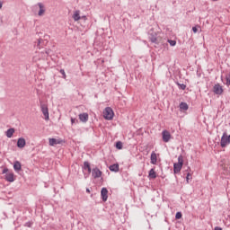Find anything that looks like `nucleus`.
<instances>
[{"mask_svg": "<svg viewBox=\"0 0 230 230\" xmlns=\"http://www.w3.org/2000/svg\"><path fill=\"white\" fill-rule=\"evenodd\" d=\"M116 148L118 150H121L123 148V143L121 141H119L116 143Z\"/></svg>", "mask_w": 230, "mask_h": 230, "instance_id": "5701e85b", "label": "nucleus"}, {"mask_svg": "<svg viewBox=\"0 0 230 230\" xmlns=\"http://www.w3.org/2000/svg\"><path fill=\"white\" fill-rule=\"evenodd\" d=\"M86 191H89V189H87Z\"/></svg>", "mask_w": 230, "mask_h": 230, "instance_id": "c9c22d12", "label": "nucleus"}, {"mask_svg": "<svg viewBox=\"0 0 230 230\" xmlns=\"http://www.w3.org/2000/svg\"><path fill=\"white\" fill-rule=\"evenodd\" d=\"M25 227H31V222L25 223Z\"/></svg>", "mask_w": 230, "mask_h": 230, "instance_id": "7c9ffc66", "label": "nucleus"}, {"mask_svg": "<svg viewBox=\"0 0 230 230\" xmlns=\"http://www.w3.org/2000/svg\"><path fill=\"white\" fill-rule=\"evenodd\" d=\"M73 19H74V21H80V19H82V16H80V11L79 10H77V11H75V13H74V14H73Z\"/></svg>", "mask_w": 230, "mask_h": 230, "instance_id": "aec40b11", "label": "nucleus"}, {"mask_svg": "<svg viewBox=\"0 0 230 230\" xmlns=\"http://www.w3.org/2000/svg\"><path fill=\"white\" fill-rule=\"evenodd\" d=\"M212 1H217V0H212Z\"/></svg>", "mask_w": 230, "mask_h": 230, "instance_id": "4c0bfd02", "label": "nucleus"}, {"mask_svg": "<svg viewBox=\"0 0 230 230\" xmlns=\"http://www.w3.org/2000/svg\"><path fill=\"white\" fill-rule=\"evenodd\" d=\"M59 73H61V74H62V76H63V78H64V79H66V71H65L64 69H61V70L59 71Z\"/></svg>", "mask_w": 230, "mask_h": 230, "instance_id": "c85d7f7f", "label": "nucleus"}, {"mask_svg": "<svg viewBox=\"0 0 230 230\" xmlns=\"http://www.w3.org/2000/svg\"><path fill=\"white\" fill-rule=\"evenodd\" d=\"M188 109H189L188 103H186V102H181L180 103V110L181 111H188Z\"/></svg>", "mask_w": 230, "mask_h": 230, "instance_id": "4be33fe9", "label": "nucleus"}, {"mask_svg": "<svg viewBox=\"0 0 230 230\" xmlns=\"http://www.w3.org/2000/svg\"><path fill=\"white\" fill-rule=\"evenodd\" d=\"M40 109H41V112L44 116V119L46 121H49V110L48 109V105L46 104H41L40 105Z\"/></svg>", "mask_w": 230, "mask_h": 230, "instance_id": "39448f33", "label": "nucleus"}, {"mask_svg": "<svg viewBox=\"0 0 230 230\" xmlns=\"http://www.w3.org/2000/svg\"><path fill=\"white\" fill-rule=\"evenodd\" d=\"M149 40L153 44H157V32L154 29H150L148 31Z\"/></svg>", "mask_w": 230, "mask_h": 230, "instance_id": "423d86ee", "label": "nucleus"}, {"mask_svg": "<svg viewBox=\"0 0 230 230\" xmlns=\"http://www.w3.org/2000/svg\"><path fill=\"white\" fill-rule=\"evenodd\" d=\"M170 46H175V44H177V41L173 40H168Z\"/></svg>", "mask_w": 230, "mask_h": 230, "instance_id": "a878e982", "label": "nucleus"}, {"mask_svg": "<svg viewBox=\"0 0 230 230\" xmlns=\"http://www.w3.org/2000/svg\"><path fill=\"white\" fill-rule=\"evenodd\" d=\"M183 164H184V157L182 156V155H180L178 157V163H175L173 164V172L179 173L181 170H182Z\"/></svg>", "mask_w": 230, "mask_h": 230, "instance_id": "f257e3e1", "label": "nucleus"}, {"mask_svg": "<svg viewBox=\"0 0 230 230\" xmlns=\"http://www.w3.org/2000/svg\"><path fill=\"white\" fill-rule=\"evenodd\" d=\"M220 145L222 148H226V145H230V135L227 136V133H223Z\"/></svg>", "mask_w": 230, "mask_h": 230, "instance_id": "20e7f679", "label": "nucleus"}, {"mask_svg": "<svg viewBox=\"0 0 230 230\" xmlns=\"http://www.w3.org/2000/svg\"><path fill=\"white\" fill-rule=\"evenodd\" d=\"M108 194H109V190H107V188H102L101 190V195L103 202H107V199H109Z\"/></svg>", "mask_w": 230, "mask_h": 230, "instance_id": "1a4fd4ad", "label": "nucleus"}, {"mask_svg": "<svg viewBox=\"0 0 230 230\" xmlns=\"http://www.w3.org/2000/svg\"><path fill=\"white\" fill-rule=\"evenodd\" d=\"M3 173H5L4 179L7 181V182H13V181H15L13 172H8V169H4Z\"/></svg>", "mask_w": 230, "mask_h": 230, "instance_id": "7ed1b4c3", "label": "nucleus"}, {"mask_svg": "<svg viewBox=\"0 0 230 230\" xmlns=\"http://www.w3.org/2000/svg\"><path fill=\"white\" fill-rule=\"evenodd\" d=\"M71 123L75 125V123H78V119L71 118Z\"/></svg>", "mask_w": 230, "mask_h": 230, "instance_id": "c756f323", "label": "nucleus"}, {"mask_svg": "<svg viewBox=\"0 0 230 230\" xmlns=\"http://www.w3.org/2000/svg\"><path fill=\"white\" fill-rule=\"evenodd\" d=\"M226 85H227V87H229L230 86V75L229 74H227L226 75Z\"/></svg>", "mask_w": 230, "mask_h": 230, "instance_id": "b1692460", "label": "nucleus"}, {"mask_svg": "<svg viewBox=\"0 0 230 230\" xmlns=\"http://www.w3.org/2000/svg\"><path fill=\"white\" fill-rule=\"evenodd\" d=\"M192 31H193V33H197V31H199V30L197 29V27H192Z\"/></svg>", "mask_w": 230, "mask_h": 230, "instance_id": "2f4dec72", "label": "nucleus"}, {"mask_svg": "<svg viewBox=\"0 0 230 230\" xmlns=\"http://www.w3.org/2000/svg\"><path fill=\"white\" fill-rule=\"evenodd\" d=\"M49 143L50 146H55V145H60L62 140L57 138H49Z\"/></svg>", "mask_w": 230, "mask_h": 230, "instance_id": "2eb2a0df", "label": "nucleus"}, {"mask_svg": "<svg viewBox=\"0 0 230 230\" xmlns=\"http://www.w3.org/2000/svg\"><path fill=\"white\" fill-rule=\"evenodd\" d=\"M176 220H181L182 218V213L181 212H177L175 215Z\"/></svg>", "mask_w": 230, "mask_h": 230, "instance_id": "393cba45", "label": "nucleus"}, {"mask_svg": "<svg viewBox=\"0 0 230 230\" xmlns=\"http://www.w3.org/2000/svg\"><path fill=\"white\" fill-rule=\"evenodd\" d=\"M191 179H192L191 173L188 172V173H187V177H186L187 182H190V180H191Z\"/></svg>", "mask_w": 230, "mask_h": 230, "instance_id": "cd10ccee", "label": "nucleus"}, {"mask_svg": "<svg viewBox=\"0 0 230 230\" xmlns=\"http://www.w3.org/2000/svg\"><path fill=\"white\" fill-rule=\"evenodd\" d=\"M103 117L105 119L111 120L112 118H114V111H112V108L107 107L105 108L103 111Z\"/></svg>", "mask_w": 230, "mask_h": 230, "instance_id": "f03ea898", "label": "nucleus"}, {"mask_svg": "<svg viewBox=\"0 0 230 230\" xmlns=\"http://www.w3.org/2000/svg\"><path fill=\"white\" fill-rule=\"evenodd\" d=\"M91 173L93 179H100L102 172L98 169V167H95L92 170Z\"/></svg>", "mask_w": 230, "mask_h": 230, "instance_id": "6e6552de", "label": "nucleus"}, {"mask_svg": "<svg viewBox=\"0 0 230 230\" xmlns=\"http://www.w3.org/2000/svg\"><path fill=\"white\" fill-rule=\"evenodd\" d=\"M151 164H157V154H155L154 151L151 153Z\"/></svg>", "mask_w": 230, "mask_h": 230, "instance_id": "dca6fc26", "label": "nucleus"}, {"mask_svg": "<svg viewBox=\"0 0 230 230\" xmlns=\"http://www.w3.org/2000/svg\"><path fill=\"white\" fill-rule=\"evenodd\" d=\"M13 134H15V129L13 128H9L6 132H5V136L6 137H12L13 136Z\"/></svg>", "mask_w": 230, "mask_h": 230, "instance_id": "a211bd4d", "label": "nucleus"}, {"mask_svg": "<svg viewBox=\"0 0 230 230\" xmlns=\"http://www.w3.org/2000/svg\"><path fill=\"white\" fill-rule=\"evenodd\" d=\"M81 19H84V21H87V16H85V15L81 16Z\"/></svg>", "mask_w": 230, "mask_h": 230, "instance_id": "473e14b6", "label": "nucleus"}, {"mask_svg": "<svg viewBox=\"0 0 230 230\" xmlns=\"http://www.w3.org/2000/svg\"><path fill=\"white\" fill-rule=\"evenodd\" d=\"M109 169L111 172H119V164H114L112 165H110Z\"/></svg>", "mask_w": 230, "mask_h": 230, "instance_id": "f3484780", "label": "nucleus"}, {"mask_svg": "<svg viewBox=\"0 0 230 230\" xmlns=\"http://www.w3.org/2000/svg\"><path fill=\"white\" fill-rule=\"evenodd\" d=\"M46 54H47V55H49V51H47Z\"/></svg>", "mask_w": 230, "mask_h": 230, "instance_id": "72a5a7b5", "label": "nucleus"}, {"mask_svg": "<svg viewBox=\"0 0 230 230\" xmlns=\"http://www.w3.org/2000/svg\"><path fill=\"white\" fill-rule=\"evenodd\" d=\"M17 146L18 148H24L26 146V139L24 137L18 138Z\"/></svg>", "mask_w": 230, "mask_h": 230, "instance_id": "ddd939ff", "label": "nucleus"}, {"mask_svg": "<svg viewBox=\"0 0 230 230\" xmlns=\"http://www.w3.org/2000/svg\"><path fill=\"white\" fill-rule=\"evenodd\" d=\"M84 170H87L88 173H91L93 170L91 169V164L87 161L84 163Z\"/></svg>", "mask_w": 230, "mask_h": 230, "instance_id": "6ab92c4d", "label": "nucleus"}, {"mask_svg": "<svg viewBox=\"0 0 230 230\" xmlns=\"http://www.w3.org/2000/svg\"><path fill=\"white\" fill-rule=\"evenodd\" d=\"M38 6L40 8V11L38 13V15L40 17H42V15H44V13H46V8L44 7V4L42 3H38Z\"/></svg>", "mask_w": 230, "mask_h": 230, "instance_id": "f8f14e48", "label": "nucleus"}, {"mask_svg": "<svg viewBox=\"0 0 230 230\" xmlns=\"http://www.w3.org/2000/svg\"><path fill=\"white\" fill-rule=\"evenodd\" d=\"M148 177H149V179H156L157 178V173L155 172V170L151 169L149 171Z\"/></svg>", "mask_w": 230, "mask_h": 230, "instance_id": "412c9836", "label": "nucleus"}, {"mask_svg": "<svg viewBox=\"0 0 230 230\" xmlns=\"http://www.w3.org/2000/svg\"><path fill=\"white\" fill-rule=\"evenodd\" d=\"M0 8H1V2H0Z\"/></svg>", "mask_w": 230, "mask_h": 230, "instance_id": "e433bc0d", "label": "nucleus"}, {"mask_svg": "<svg viewBox=\"0 0 230 230\" xmlns=\"http://www.w3.org/2000/svg\"><path fill=\"white\" fill-rule=\"evenodd\" d=\"M13 170L16 172V173H19L21 170H22V165L21 164V162L15 161L13 164Z\"/></svg>", "mask_w": 230, "mask_h": 230, "instance_id": "4468645a", "label": "nucleus"}, {"mask_svg": "<svg viewBox=\"0 0 230 230\" xmlns=\"http://www.w3.org/2000/svg\"><path fill=\"white\" fill-rule=\"evenodd\" d=\"M214 93L215 94H222L224 93V88H222V85L220 84H217L214 85Z\"/></svg>", "mask_w": 230, "mask_h": 230, "instance_id": "9b49d317", "label": "nucleus"}, {"mask_svg": "<svg viewBox=\"0 0 230 230\" xmlns=\"http://www.w3.org/2000/svg\"><path fill=\"white\" fill-rule=\"evenodd\" d=\"M178 85L180 86V89H181L182 91L186 90V84H178Z\"/></svg>", "mask_w": 230, "mask_h": 230, "instance_id": "bb28decb", "label": "nucleus"}, {"mask_svg": "<svg viewBox=\"0 0 230 230\" xmlns=\"http://www.w3.org/2000/svg\"><path fill=\"white\" fill-rule=\"evenodd\" d=\"M162 136H163L164 143H168V141H170V139H172V134H170V131H168V130H164L162 132Z\"/></svg>", "mask_w": 230, "mask_h": 230, "instance_id": "0eeeda50", "label": "nucleus"}, {"mask_svg": "<svg viewBox=\"0 0 230 230\" xmlns=\"http://www.w3.org/2000/svg\"><path fill=\"white\" fill-rule=\"evenodd\" d=\"M79 119L82 123H87L89 121V114L87 112L80 113Z\"/></svg>", "mask_w": 230, "mask_h": 230, "instance_id": "9d476101", "label": "nucleus"}, {"mask_svg": "<svg viewBox=\"0 0 230 230\" xmlns=\"http://www.w3.org/2000/svg\"><path fill=\"white\" fill-rule=\"evenodd\" d=\"M38 44H40V40H39V42H38Z\"/></svg>", "mask_w": 230, "mask_h": 230, "instance_id": "f704fd0d", "label": "nucleus"}]
</instances>
